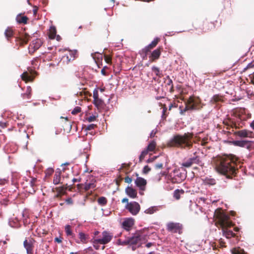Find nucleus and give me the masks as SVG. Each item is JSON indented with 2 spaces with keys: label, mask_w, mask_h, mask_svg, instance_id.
<instances>
[{
  "label": "nucleus",
  "mask_w": 254,
  "mask_h": 254,
  "mask_svg": "<svg viewBox=\"0 0 254 254\" xmlns=\"http://www.w3.org/2000/svg\"><path fill=\"white\" fill-rule=\"evenodd\" d=\"M193 137V134L192 132H187L183 135L176 134L167 142V145L181 149H190L192 147L193 143L197 142L195 140L192 141Z\"/></svg>",
  "instance_id": "1"
},
{
  "label": "nucleus",
  "mask_w": 254,
  "mask_h": 254,
  "mask_svg": "<svg viewBox=\"0 0 254 254\" xmlns=\"http://www.w3.org/2000/svg\"><path fill=\"white\" fill-rule=\"evenodd\" d=\"M235 161L234 156L223 154V176L227 178H230L231 175L235 174Z\"/></svg>",
  "instance_id": "2"
},
{
  "label": "nucleus",
  "mask_w": 254,
  "mask_h": 254,
  "mask_svg": "<svg viewBox=\"0 0 254 254\" xmlns=\"http://www.w3.org/2000/svg\"><path fill=\"white\" fill-rule=\"evenodd\" d=\"M235 213L234 211H231L230 212V214H228L227 212L223 211V236H225L227 238L234 237L235 235L232 230L225 228V227H229L232 225L230 216H234Z\"/></svg>",
  "instance_id": "3"
},
{
  "label": "nucleus",
  "mask_w": 254,
  "mask_h": 254,
  "mask_svg": "<svg viewBox=\"0 0 254 254\" xmlns=\"http://www.w3.org/2000/svg\"><path fill=\"white\" fill-rule=\"evenodd\" d=\"M200 104V100L198 97L194 96H190L185 102V107L182 109L181 107H180L181 109L180 113L183 115L188 110H197L199 109Z\"/></svg>",
  "instance_id": "4"
},
{
  "label": "nucleus",
  "mask_w": 254,
  "mask_h": 254,
  "mask_svg": "<svg viewBox=\"0 0 254 254\" xmlns=\"http://www.w3.org/2000/svg\"><path fill=\"white\" fill-rule=\"evenodd\" d=\"M102 238L94 239L93 241V246L95 249L98 250V248L96 247V245L102 244L105 245L109 243L113 237V234L107 231H104L102 233Z\"/></svg>",
  "instance_id": "5"
},
{
  "label": "nucleus",
  "mask_w": 254,
  "mask_h": 254,
  "mask_svg": "<svg viewBox=\"0 0 254 254\" xmlns=\"http://www.w3.org/2000/svg\"><path fill=\"white\" fill-rule=\"evenodd\" d=\"M168 231L173 233L182 234L183 233V226L180 223L169 222L166 225Z\"/></svg>",
  "instance_id": "6"
},
{
  "label": "nucleus",
  "mask_w": 254,
  "mask_h": 254,
  "mask_svg": "<svg viewBox=\"0 0 254 254\" xmlns=\"http://www.w3.org/2000/svg\"><path fill=\"white\" fill-rule=\"evenodd\" d=\"M213 222L219 229H222V209L217 208L214 214Z\"/></svg>",
  "instance_id": "7"
},
{
  "label": "nucleus",
  "mask_w": 254,
  "mask_h": 254,
  "mask_svg": "<svg viewBox=\"0 0 254 254\" xmlns=\"http://www.w3.org/2000/svg\"><path fill=\"white\" fill-rule=\"evenodd\" d=\"M126 208L127 209L129 212L132 215H136L140 209V206L138 203L135 201L127 203L126 206Z\"/></svg>",
  "instance_id": "8"
},
{
  "label": "nucleus",
  "mask_w": 254,
  "mask_h": 254,
  "mask_svg": "<svg viewBox=\"0 0 254 254\" xmlns=\"http://www.w3.org/2000/svg\"><path fill=\"white\" fill-rule=\"evenodd\" d=\"M43 42L40 39L33 40L28 47L29 54L33 55L36 51L40 48Z\"/></svg>",
  "instance_id": "9"
},
{
  "label": "nucleus",
  "mask_w": 254,
  "mask_h": 254,
  "mask_svg": "<svg viewBox=\"0 0 254 254\" xmlns=\"http://www.w3.org/2000/svg\"><path fill=\"white\" fill-rule=\"evenodd\" d=\"M176 174L174 176H170V181L173 184H179L182 183L186 178L184 174L181 172L176 171L174 172Z\"/></svg>",
  "instance_id": "10"
},
{
  "label": "nucleus",
  "mask_w": 254,
  "mask_h": 254,
  "mask_svg": "<svg viewBox=\"0 0 254 254\" xmlns=\"http://www.w3.org/2000/svg\"><path fill=\"white\" fill-rule=\"evenodd\" d=\"M212 163L213 164L216 171L221 175H222V157L218 156L213 158Z\"/></svg>",
  "instance_id": "11"
},
{
  "label": "nucleus",
  "mask_w": 254,
  "mask_h": 254,
  "mask_svg": "<svg viewBox=\"0 0 254 254\" xmlns=\"http://www.w3.org/2000/svg\"><path fill=\"white\" fill-rule=\"evenodd\" d=\"M163 48L162 46H159L156 49L154 50L151 53L150 55L149 56V61L151 62H156L160 58Z\"/></svg>",
  "instance_id": "12"
},
{
  "label": "nucleus",
  "mask_w": 254,
  "mask_h": 254,
  "mask_svg": "<svg viewBox=\"0 0 254 254\" xmlns=\"http://www.w3.org/2000/svg\"><path fill=\"white\" fill-rule=\"evenodd\" d=\"M76 55V51H67V53L63 57L62 60H63L64 62H65L66 64H68L70 61L75 59Z\"/></svg>",
  "instance_id": "13"
},
{
  "label": "nucleus",
  "mask_w": 254,
  "mask_h": 254,
  "mask_svg": "<svg viewBox=\"0 0 254 254\" xmlns=\"http://www.w3.org/2000/svg\"><path fill=\"white\" fill-rule=\"evenodd\" d=\"M34 242V240L32 238H31L29 240L25 239L23 242V245L24 248L26 250V252L27 254H33V242Z\"/></svg>",
  "instance_id": "14"
},
{
  "label": "nucleus",
  "mask_w": 254,
  "mask_h": 254,
  "mask_svg": "<svg viewBox=\"0 0 254 254\" xmlns=\"http://www.w3.org/2000/svg\"><path fill=\"white\" fill-rule=\"evenodd\" d=\"M199 157L197 156H194L184 161L182 164V166L185 167L189 168L191 167L193 164H197L199 163Z\"/></svg>",
  "instance_id": "15"
},
{
  "label": "nucleus",
  "mask_w": 254,
  "mask_h": 254,
  "mask_svg": "<svg viewBox=\"0 0 254 254\" xmlns=\"http://www.w3.org/2000/svg\"><path fill=\"white\" fill-rule=\"evenodd\" d=\"M252 141L249 140H235L233 141L232 143L233 145L241 147H245L249 150H250L252 147Z\"/></svg>",
  "instance_id": "16"
},
{
  "label": "nucleus",
  "mask_w": 254,
  "mask_h": 254,
  "mask_svg": "<svg viewBox=\"0 0 254 254\" xmlns=\"http://www.w3.org/2000/svg\"><path fill=\"white\" fill-rule=\"evenodd\" d=\"M160 40V39L159 38H155L150 44L143 49V52L146 55H147L148 52H151V50L157 46Z\"/></svg>",
  "instance_id": "17"
},
{
  "label": "nucleus",
  "mask_w": 254,
  "mask_h": 254,
  "mask_svg": "<svg viewBox=\"0 0 254 254\" xmlns=\"http://www.w3.org/2000/svg\"><path fill=\"white\" fill-rule=\"evenodd\" d=\"M235 133L240 137H249L251 138L254 137V134L253 132L247 129L239 130L235 132Z\"/></svg>",
  "instance_id": "18"
},
{
  "label": "nucleus",
  "mask_w": 254,
  "mask_h": 254,
  "mask_svg": "<svg viewBox=\"0 0 254 254\" xmlns=\"http://www.w3.org/2000/svg\"><path fill=\"white\" fill-rule=\"evenodd\" d=\"M135 184L141 190L144 191L146 188L147 181L143 178L137 177L135 180Z\"/></svg>",
  "instance_id": "19"
},
{
  "label": "nucleus",
  "mask_w": 254,
  "mask_h": 254,
  "mask_svg": "<svg viewBox=\"0 0 254 254\" xmlns=\"http://www.w3.org/2000/svg\"><path fill=\"white\" fill-rule=\"evenodd\" d=\"M72 187L70 186H68L67 184L65 185H63L61 187H56L54 189H53V191H56L57 192L60 193L63 195L65 194L66 190L68 189L69 190L71 191L72 190Z\"/></svg>",
  "instance_id": "20"
},
{
  "label": "nucleus",
  "mask_w": 254,
  "mask_h": 254,
  "mask_svg": "<svg viewBox=\"0 0 254 254\" xmlns=\"http://www.w3.org/2000/svg\"><path fill=\"white\" fill-rule=\"evenodd\" d=\"M18 41L20 42V44H27L30 40V36L27 33H22L20 34L19 37L17 38Z\"/></svg>",
  "instance_id": "21"
},
{
  "label": "nucleus",
  "mask_w": 254,
  "mask_h": 254,
  "mask_svg": "<svg viewBox=\"0 0 254 254\" xmlns=\"http://www.w3.org/2000/svg\"><path fill=\"white\" fill-rule=\"evenodd\" d=\"M214 23L208 21L203 22L202 28V33L208 32L214 29Z\"/></svg>",
  "instance_id": "22"
},
{
  "label": "nucleus",
  "mask_w": 254,
  "mask_h": 254,
  "mask_svg": "<svg viewBox=\"0 0 254 254\" xmlns=\"http://www.w3.org/2000/svg\"><path fill=\"white\" fill-rule=\"evenodd\" d=\"M134 225V221L132 218H128L125 220L122 223L123 227L127 231H129Z\"/></svg>",
  "instance_id": "23"
},
{
  "label": "nucleus",
  "mask_w": 254,
  "mask_h": 254,
  "mask_svg": "<svg viewBox=\"0 0 254 254\" xmlns=\"http://www.w3.org/2000/svg\"><path fill=\"white\" fill-rule=\"evenodd\" d=\"M128 245H135L141 240L140 236L138 234H135L131 237L128 238Z\"/></svg>",
  "instance_id": "24"
},
{
  "label": "nucleus",
  "mask_w": 254,
  "mask_h": 254,
  "mask_svg": "<svg viewBox=\"0 0 254 254\" xmlns=\"http://www.w3.org/2000/svg\"><path fill=\"white\" fill-rule=\"evenodd\" d=\"M126 192L131 198H134L137 196V191L131 187H127Z\"/></svg>",
  "instance_id": "25"
},
{
  "label": "nucleus",
  "mask_w": 254,
  "mask_h": 254,
  "mask_svg": "<svg viewBox=\"0 0 254 254\" xmlns=\"http://www.w3.org/2000/svg\"><path fill=\"white\" fill-rule=\"evenodd\" d=\"M28 20V18L27 16H24L21 13L18 14L16 17V21L19 24H26L27 23Z\"/></svg>",
  "instance_id": "26"
},
{
  "label": "nucleus",
  "mask_w": 254,
  "mask_h": 254,
  "mask_svg": "<svg viewBox=\"0 0 254 254\" xmlns=\"http://www.w3.org/2000/svg\"><path fill=\"white\" fill-rule=\"evenodd\" d=\"M96 181L95 179H92L90 183L86 182L84 185V189L85 191H87L90 189H94L96 185Z\"/></svg>",
  "instance_id": "27"
},
{
  "label": "nucleus",
  "mask_w": 254,
  "mask_h": 254,
  "mask_svg": "<svg viewBox=\"0 0 254 254\" xmlns=\"http://www.w3.org/2000/svg\"><path fill=\"white\" fill-rule=\"evenodd\" d=\"M203 184L205 186H208L209 187L211 186H214L216 184V180L214 179L210 178L209 177H206L205 179L202 180Z\"/></svg>",
  "instance_id": "28"
},
{
  "label": "nucleus",
  "mask_w": 254,
  "mask_h": 254,
  "mask_svg": "<svg viewBox=\"0 0 254 254\" xmlns=\"http://www.w3.org/2000/svg\"><path fill=\"white\" fill-rule=\"evenodd\" d=\"M232 254H247L245 251L240 247H235L231 250Z\"/></svg>",
  "instance_id": "29"
},
{
  "label": "nucleus",
  "mask_w": 254,
  "mask_h": 254,
  "mask_svg": "<svg viewBox=\"0 0 254 254\" xmlns=\"http://www.w3.org/2000/svg\"><path fill=\"white\" fill-rule=\"evenodd\" d=\"M4 35L7 40H9V39L13 36V31L10 27H8L4 32Z\"/></svg>",
  "instance_id": "30"
},
{
  "label": "nucleus",
  "mask_w": 254,
  "mask_h": 254,
  "mask_svg": "<svg viewBox=\"0 0 254 254\" xmlns=\"http://www.w3.org/2000/svg\"><path fill=\"white\" fill-rule=\"evenodd\" d=\"M159 210V207L156 206H151L144 211L146 214H152Z\"/></svg>",
  "instance_id": "31"
},
{
  "label": "nucleus",
  "mask_w": 254,
  "mask_h": 254,
  "mask_svg": "<svg viewBox=\"0 0 254 254\" xmlns=\"http://www.w3.org/2000/svg\"><path fill=\"white\" fill-rule=\"evenodd\" d=\"M21 78L26 82L32 81V76L27 72H24L21 75Z\"/></svg>",
  "instance_id": "32"
},
{
  "label": "nucleus",
  "mask_w": 254,
  "mask_h": 254,
  "mask_svg": "<svg viewBox=\"0 0 254 254\" xmlns=\"http://www.w3.org/2000/svg\"><path fill=\"white\" fill-rule=\"evenodd\" d=\"M57 30L55 27H50L49 33V37L51 39H54L56 36Z\"/></svg>",
  "instance_id": "33"
},
{
  "label": "nucleus",
  "mask_w": 254,
  "mask_h": 254,
  "mask_svg": "<svg viewBox=\"0 0 254 254\" xmlns=\"http://www.w3.org/2000/svg\"><path fill=\"white\" fill-rule=\"evenodd\" d=\"M32 89L30 86L27 88L26 92L22 95L23 98L24 99H29L31 96Z\"/></svg>",
  "instance_id": "34"
},
{
  "label": "nucleus",
  "mask_w": 254,
  "mask_h": 254,
  "mask_svg": "<svg viewBox=\"0 0 254 254\" xmlns=\"http://www.w3.org/2000/svg\"><path fill=\"white\" fill-rule=\"evenodd\" d=\"M61 181V174L60 172H56L53 179V183L55 185H58L60 183Z\"/></svg>",
  "instance_id": "35"
},
{
  "label": "nucleus",
  "mask_w": 254,
  "mask_h": 254,
  "mask_svg": "<svg viewBox=\"0 0 254 254\" xmlns=\"http://www.w3.org/2000/svg\"><path fill=\"white\" fill-rule=\"evenodd\" d=\"M185 192L183 190H176L174 192V197L176 199L179 200L181 198V194H184Z\"/></svg>",
  "instance_id": "36"
},
{
  "label": "nucleus",
  "mask_w": 254,
  "mask_h": 254,
  "mask_svg": "<svg viewBox=\"0 0 254 254\" xmlns=\"http://www.w3.org/2000/svg\"><path fill=\"white\" fill-rule=\"evenodd\" d=\"M156 146V143L154 140H152L150 142V143L147 146V148H146L149 152L153 151Z\"/></svg>",
  "instance_id": "37"
},
{
  "label": "nucleus",
  "mask_w": 254,
  "mask_h": 254,
  "mask_svg": "<svg viewBox=\"0 0 254 254\" xmlns=\"http://www.w3.org/2000/svg\"><path fill=\"white\" fill-rule=\"evenodd\" d=\"M79 238L80 239V242L83 244L87 243L88 237L83 233L80 232L79 233Z\"/></svg>",
  "instance_id": "38"
},
{
  "label": "nucleus",
  "mask_w": 254,
  "mask_h": 254,
  "mask_svg": "<svg viewBox=\"0 0 254 254\" xmlns=\"http://www.w3.org/2000/svg\"><path fill=\"white\" fill-rule=\"evenodd\" d=\"M98 204L101 206H104L107 203V199L105 197L101 196L97 199Z\"/></svg>",
  "instance_id": "39"
},
{
  "label": "nucleus",
  "mask_w": 254,
  "mask_h": 254,
  "mask_svg": "<svg viewBox=\"0 0 254 254\" xmlns=\"http://www.w3.org/2000/svg\"><path fill=\"white\" fill-rule=\"evenodd\" d=\"M222 99L221 96H219V95H215L213 96V98H212L211 102L212 103H217L219 102H221Z\"/></svg>",
  "instance_id": "40"
},
{
  "label": "nucleus",
  "mask_w": 254,
  "mask_h": 254,
  "mask_svg": "<svg viewBox=\"0 0 254 254\" xmlns=\"http://www.w3.org/2000/svg\"><path fill=\"white\" fill-rule=\"evenodd\" d=\"M152 70L155 72L156 76H157L159 77H162L163 76V74L161 72V71L158 67L153 66L152 67Z\"/></svg>",
  "instance_id": "41"
},
{
  "label": "nucleus",
  "mask_w": 254,
  "mask_h": 254,
  "mask_svg": "<svg viewBox=\"0 0 254 254\" xmlns=\"http://www.w3.org/2000/svg\"><path fill=\"white\" fill-rule=\"evenodd\" d=\"M93 103L98 108H101L103 106V101L101 99L98 98L94 100Z\"/></svg>",
  "instance_id": "42"
},
{
  "label": "nucleus",
  "mask_w": 254,
  "mask_h": 254,
  "mask_svg": "<svg viewBox=\"0 0 254 254\" xmlns=\"http://www.w3.org/2000/svg\"><path fill=\"white\" fill-rule=\"evenodd\" d=\"M65 232L67 236H71L72 235L71 227L70 225H67L65 226Z\"/></svg>",
  "instance_id": "43"
},
{
  "label": "nucleus",
  "mask_w": 254,
  "mask_h": 254,
  "mask_svg": "<svg viewBox=\"0 0 254 254\" xmlns=\"http://www.w3.org/2000/svg\"><path fill=\"white\" fill-rule=\"evenodd\" d=\"M148 152H149V151H148L146 149H144V150H143L142 151V152L139 157V162L142 161V160L144 159L145 156L147 155Z\"/></svg>",
  "instance_id": "44"
},
{
  "label": "nucleus",
  "mask_w": 254,
  "mask_h": 254,
  "mask_svg": "<svg viewBox=\"0 0 254 254\" xmlns=\"http://www.w3.org/2000/svg\"><path fill=\"white\" fill-rule=\"evenodd\" d=\"M118 245H122V246H126V245H128V242L127 240V238L125 240H122L121 239H119L118 240Z\"/></svg>",
  "instance_id": "45"
},
{
  "label": "nucleus",
  "mask_w": 254,
  "mask_h": 254,
  "mask_svg": "<svg viewBox=\"0 0 254 254\" xmlns=\"http://www.w3.org/2000/svg\"><path fill=\"white\" fill-rule=\"evenodd\" d=\"M96 127H97L96 125L92 124L88 125L87 126H85L84 128H85V130H91L92 129H94Z\"/></svg>",
  "instance_id": "46"
},
{
  "label": "nucleus",
  "mask_w": 254,
  "mask_h": 254,
  "mask_svg": "<svg viewBox=\"0 0 254 254\" xmlns=\"http://www.w3.org/2000/svg\"><path fill=\"white\" fill-rule=\"evenodd\" d=\"M81 111V108L77 106L74 108V109L71 111V114L72 115H76L79 113H80Z\"/></svg>",
  "instance_id": "47"
},
{
  "label": "nucleus",
  "mask_w": 254,
  "mask_h": 254,
  "mask_svg": "<svg viewBox=\"0 0 254 254\" xmlns=\"http://www.w3.org/2000/svg\"><path fill=\"white\" fill-rule=\"evenodd\" d=\"M9 182L8 178L1 179L0 178V186H3L7 184Z\"/></svg>",
  "instance_id": "48"
},
{
  "label": "nucleus",
  "mask_w": 254,
  "mask_h": 254,
  "mask_svg": "<svg viewBox=\"0 0 254 254\" xmlns=\"http://www.w3.org/2000/svg\"><path fill=\"white\" fill-rule=\"evenodd\" d=\"M151 171V168L148 166L146 165L143 167L142 173L144 174H148Z\"/></svg>",
  "instance_id": "49"
},
{
  "label": "nucleus",
  "mask_w": 254,
  "mask_h": 254,
  "mask_svg": "<svg viewBox=\"0 0 254 254\" xmlns=\"http://www.w3.org/2000/svg\"><path fill=\"white\" fill-rule=\"evenodd\" d=\"M105 61L107 64H111L112 63V58L110 56L105 55H104Z\"/></svg>",
  "instance_id": "50"
},
{
  "label": "nucleus",
  "mask_w": 254,
  "mask_h": 254,
  "mask_svg": "<svg viewBox=\"0 0 254 254\" xmlns=\"http://www.w3.org/2000/svg\"><path fill=\"white\" fill-rule=\"evenodd\" d=\"M37 179L36 178H32L30 181V185L33 188V192L35 191L34 190V187L35 186V183Z\"/></svg>",
  "instance_id": "51"
},
{
  "label": "nucleus",
  "mask_w": 254,
  "mask_h": 254,
  "mask_svg": "<svg viewBox=\"0 0 254 254\" xmlns=\"http://www.w3.org/2000/svg\"><path fill=\"white\" fill-rule=\"evenodd\" d=\"M96 119V116H90L89 117H87L86 118V120L89 122H93L94 121H95Z\"/></svg>",
  "instance_id": "52"
},
{
  "label": "nucleus",
  "mask_w": 254,
  "mask_h": 254,
  "mask_svg": "<svg viewBox=\"0 0 254 254\" xmlns=\"http://www.w3.org/2000/svg\"><path fill=\"white\" fill-rule=\"evenodd\" d=\"M163 167V164L162 163H158L155 164V168L156 169H162Z\"/></svg>",
  "instance_id": "53"
},
{
  "label": "nucleus",
  "mask_w": 254,
  "mask_h": 254,
  "mask_svg": "<svg viewBox=\"0 0 254 254\" xmlns=\"http://www.w3.org/2000/svg\"><path fill=\"white\" fill-rule=\"evenodd\" d=\"M93 97L94 100L96 99L99 98V97H98V91L96 89L94 90V91H93Z\"/></svg>",
  "instance_id": "54"
},
{
  "label": "nucleus",
  "mask_w": 254,
  "mask_h": 254,
  "mask_svg": "<svg viewBox=\"0 0 254 254\" xmlns=\"http://www.w3.org/2000/svg\"><path fill=\"white\" fill-rule=\"evenodd\" d=\"M129 167H130L129 164H127L126 163H123L122 165L121 168L119 170H121V169H124V168L128 169Z\"/></svg>",
  "instance_id": "55"
},
{
  "label": "nucleus",
  "mask_w": 254,
  "mask_h": 254,
  "mask_svg": "<svg viewBox=\"0 0 254 254\" xmlns=\"http://www.w3.org/2000/svg\"><path fill=\"white\" fill-rule=\"evenodd\" d=\"M132 180V178H130L128 176H127L125 178V182L127 183L130 184L131 183Z\"/></svg>",
  "instance_id": "56"
},
{
  "label": "nucleus",
  "mask_w": 254,
  "mask_h": 254,
  "mask_svg": "<svg viewBox=\"0 0 254 254\" xmlns=\"http://www.w3.org/2000/svg\"><path fill=\"white\" fill-rule=\"evenodd\" d=\"M65 202L67 204H72L73 203V200L71 198L69 197L65 199Z\"/></svg>",
  "instance_id": "57"
},
{
  "label": "nucleus",
  "mask_w": 254,
  "mask_h": 254,
  "mask_svg": "<svg viewBox=\"0 0 254 254\" xmlns=\"http://www.w3.org/2000/svg\"><path fill=\"white\" fill-rule=\"evenodd\" d=\"M207 138H204L203 139H202L201 140V143H200V144L202 145V146H204L206 144V143H207Z\"/></svg>",
  "instance_id": "58"
},
{
  "label": "nucleus",
  "mask_w": 254,
  "mask_h": 254,
  "mask_svg": "<svg viewBox=\"0 0 254 254\" xmlns=\"http://www.w3.org/2000/svg\"><path fill=\"white\" fill-rule=\"evenodd\" d=\"M62 240H63V238H62L61 237L59 238L56 237L55 239V242L60 244L62 242Z\"/></svg>",
  "instance_id": "59"
},
{
  "label": "nucleus",
  "mask_w": 254,
  "mask_h": 254,
  "mask_svg": "<svg viewBox=\"0 0 254 254\" xmlns=\"http://www.w3.org/2000/svg\"><path fill=\"white\" fill-rule=\"evenodd\" d=\"M53 172H54V170L53 169H48L46 171V174L47 175L50 176L53 173Z\"/></svg>",
  "instance_id": "60"
},
{
  "label": "nucleus",
  "mask_w": 254,
  "mask_h": 254,
  "mask_svg": "<svg viewBox=\"0 0 254 254\" xmlns=\"http://www.w3.org/2000/svg\"><path fill=\"white\" fill-rule=\"evenodd\" d=\"M250 78L251 79L252 82L254 84V72L250 75Z\"/></svg>",
  "instance_id": "61"
},
{
  "label": "nucleus",
  "mask_w": 254,
  "mask_h": 254,
  "mask_svg": "<svg viewBox=\"0 0 254 254\" xmlns=\"http://www.w3.org/2000/svg\"><path fill=\"white\" fill-rule=\"evenodd\" d=\"M167 85L170 86H172V85H173V81L171 79H169V80H168L167 83Z\"/></svg>",
  "instance_id": "62"
},
{
  "label": "nucleus",
  "mask_w": 254,
  "mask_h": 254,
  "mask_svg": "<svg viewBox=\"0 0 254 254\" xmlns=\"http://www.w3.org/2000/svg\"><path fill=\"white\" fill-rule=\"evenodd\" d=\"M156 158H157V157H154L153 158H149L147 160V162L148 163H150V162H153Z\"/></svg>",
  "instance_id": "63"
},
{
  "label": "nucleus",
  "mask_w": 254,
  "mask_h": 254,
  "mask_svg": "<svg viewBox=\"0 0 254 254\" xmlns=\"http://www.w3.org/2000/svg\"><path fill=\"white\" fill-rule=\"evenodd\" d=\"M0 126H1L2 128H4L6 127V123L3 122H0Z\"/></svg>",
  "instance_id": "64"
}]
</instances>
